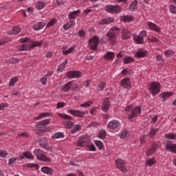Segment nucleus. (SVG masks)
Segmentation results:
<instances>
[{"instance_id":"1","label":"nucleus","mask_w":176,"mask_h":176,"mask_svg":"<svg viewBox=\"0 0 176 176\" xmlns=\"http://www.w3.org/2000/svg\"><path fill=\"white\" fill-rule=\"evenodd\" d=\"M49 123H50V119L43 120L37 122L36 127L38 129V134H39V131H42V133H48V131H50V129L49 127L46 128V126H47Z\"/></svg>"},{"instance_id":"2","label":"nucleus","mask_w":176,"mask_h":176,"mask_svg":"<svg viewBox=\"0 0 176 176\" xmlns=\"http://www.w3.org/2000/svg\"><path fill=\"white\" fill-rule=\"evenodd\" d=\"M125 111L127 112L131 111V113L128 115V118L129 120H131V119H133V118H135V116H138V115H141V107H136L135 109H133V106L130 105L125 108Z\"/></svg>"},{"instance_id":"3","label":"nucleus","mask_w":176,"mask_h":176,"mask_svg":"<svg viewBox=\"0 0 176 176\" xmlns=\"http://www.w3.org/2000/svg\"><path fill=\"white\" fill-rule=\"evenodd\" d=\"M148 90L152 96H157L160 93V82L153 81L148 85Z\"/></svg>"},{"instance_id":"4","label":"nucleus","mask_w":176,"mask_h":176,"mask_svg":"<svg viewBox=\"0 0 176 176\" xmlns=\"http://www.w3.org/2000/svg\"><path fill=\"white\" fill-rule=\"evenodd\" d=\"M36 46H42V43L39 41H35L30 44H23L18 48V50L19 52H24V50H31V49H34V47H36Z\"/></svg>"},{"instance_id":"5","label":"nucleus","mask_w":176,"mask_h":176,"mask_svg":"<svg viewBox=\"0 0 176 176\" xmlns=\"http://www.w3.org/2000/svg\"><path fill=\"white\" fill-rule=\"evenodd\" d=\"M105 10L108 13L118 14V13H120V12H122V8L119 5H116V6L108 5V6H105Z\"/></svg>"},{"instance_id":"6","label":"nucleus","mask_w":176,"mask_h":176,"mask_svg":"<svg viewBox=\"0 0 176 176\" xmlns=\"http://www.w3.org/2000/svg\"><path fill=\"white\" fill-rule=\"evenodd\" d=\"M34 153L36 155L38 160H43V162H47V163L50 162V160L43 154V151L41 149H35Z\"/></svg>"},{"instance_id":"7","label":"nucleus","mask_w":176,"mask_h":176,"mask_svg":"<svg viewBox=\"0 0 176 176\" xmlns=\"http://www.w3.org/2000/svg\"><path fill=\"white\" fill-rule=\"evenodd\" d=\"M98 41H100V38H98V37L96 36L89 40V46L91 50H97V47L98 46Z\"/></svg>"},{"instance_id":"8","label":"nucleus","mask_w":176,"mask_h":176,"mask_svg":"<svg viewBox=\"0 0 176 176\" xmlns=\"http://www.w3.org/2000/svg\"><path fill=\"white\" fill-rule=\"evenodd\" d=\"M124 160L122 159H117L116 160V166L118 170L122 173H126V164Z\"/></svg>"},{"instance_id":"9","label":"nucleus","mask_w":176,"mask_h":176,"mask_svg":"<svg viewBox=\"0 0 176 176\" xmlns=\"http://www.w3.org/2000/svg\"><path fill=\"white\" fill-rule=\"evenodd\" d=\"M37 142L40 144V146H41V148H43V149H46V151H50V152H52L53 151V148H52L51 146H49V144H47V139H39L37 140Z\"/></svg>"},{"instance_id":"10","label":"nucleus","mask_w":176,"mask_h":176,"mask_svg":"<svg viewBox=\"0 0 176 176\" xmlns=\"http://www.w3.org/2000/svg\"><path fill=\"white\" fill-rule=\"evenodd\" d=\"M90 143V137L89 136H82V138L77 141L78 146H86Z\"/></svg>"},{"instance_id":"11","label":"nucleus","mask_w":176,"mask_h":176,"mask_svg":"<svg viewBox=\"0 0 176 176\" xmlns=\"http://www.w3.org/2000/svg\"><path fill=\"white\" fill-rule=\"evenodd\" d=\"M165 149L168 151V152L176 153V144H173L172 141H167Z\"/></svg>"},{"instance_id":"12","label":"nucleus","mask_w":176,"mask_h":176,"mask_svg":"<svg viewBox=\"0 0 176 176\" xmlns=\"http://www.w3.org/2000/svg\"><path fill=\"white\" fill-rule=\"evenodd\" d=\"M110 107L111 101H109V98H107L103 100V102L102 104V110L103 111V112H108Z\"/></svg>"},{"instance_id":"13","label":"nucleus","mask_w":176,"mask_h":176,"mask_svg":"<svg viewBox=\"0 0 176 176\" xmlns=\"http://www.w3.org/2000/svg\"><path fill=\"white\" fill-rule=\"evenodd\" d=\"M106 35L107 36V41H109L111 43L116 42V33L113 30H109Z\"/></svg>"},{"instance_id":"14","label":"nucleus","mask_w":176,"mask_h":176,"mask_svg":"<svg viewBox=\"0 0 176 176\" xmlns=\"http://www.w3.org/2000/svg\"><path fill=\"white\" fill-rule=\"evenodd\" d=\"M68 112L71 113V115H73V116L77 117V118H83V111H79V110H75V109H69L68 110Z\"/></svg>"},{"instance_id":"15","label":"nucleus","mask_w":176,"mask_h":176,"mask_svg":"<svg viewBox=\"0 0 176 176\" xmlns=\"http://www.w3.org/2000/svg\"><path fill=\"white\" fill-rule=\"evenodd\" d=\"M120 20L123 23H131V21H134V16L131 15H124L120 16Z\"/></svg>"},{"instance_id":"16","label":"nucleus","mask_w":176,"mask_h":176,"mask_svg":"<svg viewBox=\"0 0 176 176\" xmlns=\"http://www.w3.org/2000/svg\"><path fill=\"white\" fill-rule=\"evenodd\" d=\"M122 38L125 40L130 39V38H131V32L124 28L122 30Z\"/></svg>"},{"instance_id":"17","label":"nucleus","mask_w":176,"mask_h":176,"mask_svg":"<svg viewBox=\"0 0 176 176\" xmlns=\"http://www.w3.org/2000/svg\"><path fill=\"white\" fill-rule=\"evenodd\" d=\"M67 76L70 79H74V78H79V76H80V72L75 71L68 72L67 73Z\"/></svg>"},{"instance_id":"18","label":"nucleus","mask_w":176,"mask_h":176,"mask_svg":"<svg viewBox=\"0 0 176 176\" xmlns=\"http://www.w3.org/2000/svg\"><path fill=\"white\" fill-rule=\"evenodd\" d=\"M41 171V173H43L44 174H47V175H53V173H54L53 169L48 166L42 167Z\"/></svg>"},{"instance_id":"19","label":"nucleus","mask_w":176,"mask_h":176,"mask_svg":"<svg viewBox=\"0 0 176 176\" xmlns=\"http://www.w3.org/2000/svg\"><path fill=\"white\" fill-rule=\"evenodd\" d=\"M111 23H115V19L107 17L102 19L100 21V24L102 25H105V24H111Z\"/></svg>"},{"instance_id":"20","label":"nucleus","mask_w":176,"mask_h":176,"mask_svg":"<svg viewBox=\"0 0 176 176\" xmlns=\"http://www.w3.org/2000/svg\"><path fill=\"white\" fill-rule=\"evenodd\" d=\"M121 86L124 89H130L131 87V85L130 84V79L124 78L121 81Z\"/></svg>"},{"instance_id":"21","label":"nucleus","mask_w":176,"mask_h":176,"mask_svg":"<svg viewBox=\"0 0 176 176\" xmlns=\"http://www.w3.org/2000/svg\"><path fill=\"white\" fill-rule=\"evenodd\" d=\"M24 157L29 159V160H34V155H32V154L29 151L25 152L23 153V155L19 156L20 160H23Z\"/></svg>"},{"instance_id":"22","label":"nucleus","mask_w":176,"mask_h":176,"mask_svg":"<svg viewBox=\"0 0 176 176\" xmlns=\"http://www.w3.org/2000/svg\"><path fill=\"white\" fill-rule=\"evenodd\" d=\"M157 149V144H153L148 150L146 151L147 156H151V155H153L155 152H156V150Z\"/></svg>"},{"instance_id":"23","label":"nucleus","mask_w":176,"mask_h":176,"mask_svg":"<svg viewBox=\"0 0 176 176\" xmlns=\"http://www.w3.org/2000/svg\"><path fill=\"white\" fill-rule=\"evenodd\" d=\"M119 126V122L116 120H112L107 124L108 129H116Z\"/></svg>"},{"instance_id":"24","label":"nucleus","mask_w":176,"mask_h":176,"mask_svg":"<svg viewBox=\"0 0 176 176\" xmlns=\"http://www.w3.org/2000/svg\"><path fill=\"white\" fill-rule=\"evenodd\" d=\"M79 13H80V10H79L76 11H73L72 12L69 13V19H70V20H75V19H76Z\"/></svg>"},{"instance_id":"25","label":"nucleus","mask_w":176,"mask_h":176,"mask_svg":"<svg viewBox=\"0 0 176 176\" xmlns=\"http://www.w3.org/2000/svg\"><path fill=\"white\" fill-rule=\"evenodd\" d=\"M45 25H46V23L45 22H38L37 24L33 26V28L36 31H38V30H42V28H43Z\"/></svg>"},{"instance_id":"26","label":"nucleus","mask_w":176,"mask_h":176,"mask_svg":"<svg viewBox=\"0 0 176 176\" xmlns=\"http://www.w3.org/2000/svg\"><path fill=\"white\" fill-rule=\"evenodd\" d=\"M148 27L149 28H151V30L156 31V32H160V28H159V26H157L155 23H153L152 22L148 23Z\"/></svg>"},{"instance_id":"27","label":"nucleus","mask_w":176,"mask_h":176,"mask_svg":"<svg viewBox=\"0 0 176 176\" xmlns=\"http://www.w3.org/2000/svg\"><path fill=\"white\" fill-rule=\"evenodd\" d=\"M71 87H72V81L66 83L62 88V91H69V90H71Z\"/></svg>"},{"instance_id":"28","label":"nucleus","mask_w":176,"mask_h":176,"mask_svg":"<svg viewBox=\"0 0 176 176\" xmlns=\"http://www.w3.org/2000/svg\"><path fill=\"white\" fill-rule=\"evenodd\" d=\"M146 56V52L145 51H139L135 54V58H142L143 57Z\"/></svg>"},{"instance_id":"29","label":"nucleus","mask_w":176,"mask_h":176,"mask_svg":"<svg viewBox=\"0 0 176 176\" xmlns=\"http://www.w3.org/2000/svg\"><path fill=\"white\" fill-rule=\"evenodd\" d=\"M171 96H173V92H164L160 95V96L164 99V102L166 101V98L171 97Z\"/></svg>"},{"instance_id":"30","label":"nucleus","mask_w":176,"mask_h":176,"mask_svg":"<svg viewBox=\"0 0 176 176\" xmlns=\"http://www.w3.org/2000/svg\"><path fill=\"white\" fill-rule=\"evenodd\" d=\"M68 63V59H65L63 63H61L58 68V72H63L64 71V69L65 68V65H67Z\"/></svg>"},{"instance_id":"31","label":"nucleus","mask_w":176,"mask_h":176,"mask_svg":"<svg viewBox=\"0 0 176 176\" xmlns=\"http://www.w3.org/2000/svg\"><path fill=\"white\" fill-rule=\"evenodd\" d=\"M80 130H82V126L79 124H76L74 129L70 131V134H75V133H78Z\"/></svg>"},{"instance_id":"32","label":"nucleus","mask_w":176,"mask_h":176,"mask_svg":"<svg viewBox=\"0 0 176 176\" xmlns=\"http://www.w3.org/2000/svg\"><path fill=\"white\" fill-rule=\"evenodd\" d=\"M98 137L100 138V140H105L107 138V131H105V129L100 130Z\"/></svg>"},{"instance_id":"33","label":"nucleus","mask_w":176,"mask_h":176,"mask_svg":"<svg viewBox=\"0 0 176 176\" xmlns=\"http://www.w3.org/2000/svg\"><path fill=\"white\" fill-rule=\"evenodd\" d=\"M23 167H27L28 168H36V170H39V165L37 164H25L23 165Z\"/></svg>"},{"instance_id":"34","label":"nucleus","mask_w":176,"mask_h":176,"mask_svg":"<svg viewBox=\"0 0 176 176\" xmlns=\"http://www.w3.org/2000/svg\"><path fill=\"white\" fill-rule=\"evenodd\" d=\"M133 40L139 45H142V43H144V38L140 36H134Z\"/></svg>"},{"instance_id":"35","label":"nucleus","mask_w":176,"mask_h":176,"mask_svg":"<svg viewBox=\"0 0 176 176\" xmlns=\"http://www.w3.org/2000/svg\"><path fill=\"white\" fill-rule=\"evenodd\" d=\"M157 131H159V129H153L152 128L150 131V132L148 133V135L150 137V138H153V137H155V135H156V133H157Z\"/></svg>"},{"instance_id":"36","label":"nucleus","mask_w":176,"mask_h":176,"mask_svg":"<svg viewBox=\"0 0 176 176\" xmlns=\"http://www.w3.org/2000/svg\"><path fill=\"white\" fill-rule=\"evenodd\" d=\"M113 57H115V54L112 52H107L104 55L105 60H111V58H113Z\"/></svg>"},{"instance_id":"37","label":"nucleus","mask_w":176,"mask_h":176,"mask_svg":"<svg viewBox=\"0 0 176 176\" xmlns=\"http://www.w3.org/2000/svg\"><path fill=\"white\" fill-rule=\"evenodd\" d=\"M124 64H130L134 61V58L130 56H126L123 58Z\"/></svg>"},{"instance_id":"38","label":"nucleus","mask_w":176,"mask_h":176,"mask_svg":"<svg viewBox=\"0 0 176 176\" xmlns=\"http://www.w3.org/2000/svg\"><path fill=\"white\" fill-rule=\"evenodd\" d=\"M19 80V78L17 77H12L9 82V86L12 87V86H14V84L16 83Z\"/></svg>"},{"instance_id":"39","label":"nucleus","mask_w":176,"mask_h":176,"mask_svg":"<svg viewBox=\"0 0 176 176\" xmlns=\"http://www.w3.org/2000/svg\"><path fill=\"white\" fill-rule=\"evenodd\" d=\"M94 144L98 146L99 149L104 148V144L100 140H94Z\"/></svg>"},{"instance_id":"40","label":"nucleus","mask_w":176,"mask_h":176,"mask_svg":"<svg viewBox=\"0 0 176 176\" xmlns=\"http://www.w3.org/2000/svg\"><path fill=\"white\" fill-rule=\"evenodd\" d=\"M146 166H150L151 167H152L153 164H156V161L155 160V157L149 159L148 161H146Z\"/></svg>"},{"instance_id":"41","label":"nucleus","mask_w":176,"mask_h":176,"mask_svg":"<svg viewBox=\"0 0 176 176\" xmlns=\"http://www.w3.org/2000/svg\"><path fill=\"white\" fill-rule=\"evenodd\" d=\"M64 137H65L64 133H60V132H57V133H54V134L52 135V138H56V139H58V138H64Z\"/></svg>"},{"instance_id":"42","label":"nucleus","mask_w":176,"mask_h":176,"mask_svg":"<svg viewBox=\"0 0 176 176\" xmlns=\"http://www.w3.org/2000/svg\"><path fill=\"white\" fill-rule=\"evenodd\" d=\"M133 71L129 68L124 69L121 72L122 75H131Z\"/></svg>"},{"instance_id":"43","label":"nucleus","mask_w":176,"mask_h":176,"mask_svg":"<svg viewBox=\"0 0 176 176\" xmlns=\"http://www.w3.org/2000/svg\"><path fill=\"white\" fill-rule=\"evenodd\" d=\"M45 116H49V113H41L37 117H35L34 120H39V119H42V118H45Z\"/></svg>"},{"instance_id":"44","label":"nucleus","mask_w":176,"mask_h":176,"mask_svg":"<svg viewBox=\"0 0 176 176\" xmlns=\"http://www.w3.org/2000/svg\"><path fill=\"white\" fill-rule=\"evenodd\" d=\"M80 89H82V87L80 85H79L78 84H75L74 85H73L71 90L72 91H79Z\"/></svg>"},{"instance_id":"45","label":"nucleus","mask_w":176,"mask_h":176,"mask_svg":"<svg viewBox=\"0 0 176 176\" xmlns=\"http://www.w3.org/2000/svg\"><path fill=\"white\" fill-rule=\"evenodd\" d=\"M21 31V29L19 27L14 28L11 32H10V34H14V35H16V34H19Z\"/></svg>"},{"instance_id":"46","label":"nucleus","mask_w":176,"mask_h":176,"mask_svg":"<svg viewBox=\"0 0 176 176\" xmlns=\"http://www.w3.org/2000/svg\"><path fill=\"white\" fill-rule=\"evenodd\" d=\"M165 137L168 140H176V134L175 133H168L165 135Z\"/></svg>"},{"instance_id":"47","label":"nucleus","mask_w":176,"mask_h":176,"mask_svg":"<svg viewBox=\"0 0 176 176\" xmlns=\"http://www.w3.org/2000/svg\"><path fill=\"white\" fill-rule=\"evenodd\" d=\"M36 9H38V10H41V9H43L45 8V3L43 2L38 1L36 4Z\"/></svg>"},{"instance_id":"48","label":"nucleus","mask_w":176,"mask_h":176,"mask_svg":"<svg viewBox=\"0 0 176 176\" xmlns=\"http://www.w3.org/2000/svg\"><path fill=\"white\" fill-rule=\"evenodd\" d=\"M59 116L60 118H63V119H65V120H72V117H71V116H68L65 113L63 114H59Z\"/></svg>"},{"instance_id":"49","label":"nucleus","mask_w":176,"mask_h":176,"mask_svg":"<svg viewBox=\"0 0 176 176\" xmlns=\"http://www.w3.org/2000/svg\"><path fill=\"white\" fill-rule=\"evenodd\" d=\"M91 104H93V102L87 101L86 102L81 104L80 107H81L82 108H89V107H90Z\"/></svg>"},{"instance_id":"50","label":"nucleus","mask_w":176,"mask_h":176,"mask_svg":"<svg viewBox=\"0 0 176 176\" xmlns=\"http://www.w3.org/2000/svg\"><path fill=\"white\" fill-rule=\"evenodd\" d=\"M16 160H21L20 157H14L12 158H10L9 160L8 165L12 166V164H13V163H14V162H16Z\"/></svg>"},{"instance_id":"51","label":"nucleus","mask_w":176,"mask_h":176,"mask_svg":"<svg viewBox=\"0 0 176 176\" xmlns=\"http://www.w3.org/2000/svg\"><path fill=\"white\" fill-rule=\"evenodd\" d=\"M9 61L11 64H17V63L20 61V59L17 58H10Z\"/></svg>"},{"instance_id":"52","label":"nucleus","mask_w":176,"mask_h":176,"mask_svg":"<svg viewBox=\"0 0 176 176\" xmlns=\"http://www.w3.org/2000/svg\"><path fill=\"white\" fill-rule=\"evenodd\" d=\"M40 82L43 85H46V82H47V75H45L44 77H42L40 79Z\"/></svg>"},{"instance_id":"53","label":"nucleus","mask_w":176,"mask_h":176,"mask_svg":"<svg viewBox=\"0 0 176 176\" xmlns=\"http://www.w3.org/2000/svg\"><path fill=\"white\" fill-rule=\"evenodd\" d=\"M138 6V1L137 0H134L131 4V8H132L133 10H135Z\"/></svg>"},{"instance_id":"54","label":"nucleus","mask_w":176,"mask_h":176,"mask_svg":"<svg viewBox=\"0 0 176 176\" xmlns=\"http://www.w3.org/2000/svg\"><path fill=\"white\" fill-rule=\"evenodd\" d=\"M74 47H72L67 50H63V54H69V53H72V52H74Z\"/></svg>"},{"instance_id":"55","label":"nucleus","mask_w":176,"mask_h":176,"mask_svg":"<svg viewBox=\"0 0 176 176\" xmlns=\"http://www.w3.org/2000/svg\"><path fill=\"white\" fill-rule=\"evenodd\" d=\"M8 156V152L6 151L0 150V157L5 158Z\"/></svg>"},{"instance_id":"56","label":"nucleus","mask_w":176,"mask_h":176,"mask_svg":"<svg viewBox=\"0 0 176 176\" xmlns=\"http://www.w3.org/2000/svg\"><path fill=\"white\" fill-rule=\"evenodd\" d=\"M106 87H107V85L105 84V82H100L98 85V89H99L100 91H102V89H105Z\"/></svg>"},{"instance_id":"57","label":"nucleus","mask_w":176,"mask_h":176,"mask_svg":"<svg viewBox=\"0 0 176 176\" xmlns=\"http://www.w3.org/2000/svg\"><path fill=\"white\" fill-rule=\"evenodd\" d=\"M88 150L91 151V152H96V146L91 144H89L87 146Z\"/></svg>"},{"instance_id":"58","label":"nucleus","mask_w":176,"mask_h":176,"mask_svg":"<svg viewBox=\"0 0 176 176\" xmlns=\"http://www.w3.org/2000/svg\"><path fill=\"white\" fill-rule=\"evenodd\" d=\"M65 107V103L64 102H59L56 104V108L60 109V108H64Z\"/></svg>"},{"instance_id":"59","label":"nucleus","mask_w":176,"mask_h":176,"mask_svg":"<svg viewBox=\"0 0 176 176\" xmlns=\"http://www.w3.org/2000/svg\"><path fill=\"white\" fill-rule=\"evenodd\" d=\"M74 126V122L72 121H67L65 124L66 129H71Z\"/></svg>"},{"instance_id":"60","label":"nucleus","mask_w":176,"mask_h":176,"mask_svg":"<svg viewBox=\"0 0 176 176\" xmlns=\"http://www.w3.org/2000/svg\"><path fill=\"white\" fill-rule=\"evenodd\" d=\"M9 104L8 103H0V111L5 109V108H8Z\"/></svg>"},{"instance_id":"61","label":"nucleus","mask_w":176,"mask_h":176,"mask_svg":"<svg viewBox=\"0 0 176 176\" xmlns=\"http://www.w3.org/2000/svg\"><path fill=\"white\" fill-rule=\"evenodd\" d=\"M174 54V52L169 50V51H166L165 52V55L166 56V57H171V56H173Z\"/></svg>"},{"instance_id":"62","label":"nucleus","mask_w":176,"mask_h":176,"mask_svg":"<svg viewBox=\"0 0 176 176\" xmlns=\"http://www.w3.org/2000/svg\"><path fill=\"white\" fill-rule=\"evenodd\" d=\"M56 24V19H52L50 22L47 23V27H52Z\"/></svg>"},{"instance_id":"63","label":"nucleus","mask_w":176,"mask_h":176,"mask_svg":"<svg viewBox=\"0 0 176 176\" xmlns=\"http://www.w3.org/2000/svg\"><path fill=\"white\" fill-rule=\"evenodd\" d=\"M139 36H140L141 38H142L144 39V38H145L146 36V30H142L140 33Z\"/></svg>"},{"instance_id":"64","label":"nucleus","mask_w":176,"mask_h":176,"mask_svg":"<svg viewBox=\"0 0 176 176\" xmlns=\"http://www.w3.org/2000/svg\"><path fill=\"white\" fill-rule=\"evenodd\" d=\"M170 10L171 13L175 14L176 13V7L174 6H170Z\"/></svg>"}]
</instances>
